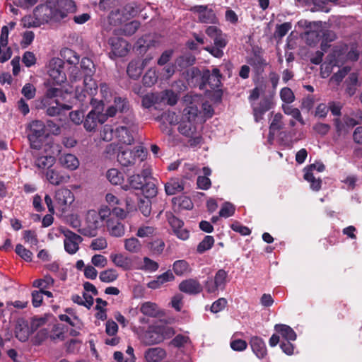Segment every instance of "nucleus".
Segmentation results:
<instances>
[{
    "instance_id": "f257e3e1",
    "label": "nucleus",
    "mask_w": 362,
    "mask_h": 362,
    "mask_svg": "<svg viewBox=\"0 0 362 362\" xmlns=\"http://www.w3.org/2000/svg\"><path fill=\"white\" fill-rule=\"evenodd\" d=\"M201 102V97L198 94L189 93L183 98L185 107L182 111L178 131L181 134L191 139V146H196L202 141V137L197 136L198 124L204 121L201 112L198 110Z\"/></svg>"
},
{
    "instance_id": "f03ea898",
    "label": "nucleus",
    "mask_w": 362,
    "mask_h": 362,
    "mask_svg": "<svg viewBox=\"0 0 362 362\" xmlns=\"http://www.w3.org/2000/svg\"><path fill=\"white\" fill-rule=\"evenodd\" d=\"M111 211L107 206H101L98 211L89 210L85 216V225L81 230V234L87 237H95L98 230L103 226V222L110 215Z\"/></svg>"
},
{
    "instance_id": "7ed1b4c3",
    "label": "nucleus",
    "mask_w": 362,
    "mask_h": 362,
    "mask_svg": "<svg viewBox=\"0 0 362 362\" xmlns=\"http://www.w3.org/2000/svg\"><path fill=\"white\" fill-rule=\"evenodd\" d=\"M175 333L172 327L165 322L159 320L148 327L142 336V341L146 345L158 344L165 339L171 338Z\"/></svg>"
},
{
    "instance_id": "20e7f679",
    "label": "nucleus",
    "mask_w": 362,
    "mask_h": 362,
    "mask_svg": "<svg viewBox=\"0 0 362 362\" xmlns=\"http://www.w3.org/2000/svg\"><path fill=\"white\" fill-rule=\"evenodd\" d=\"M81 76L84 75L83 85L85 90L79 93L78 88H76V98L81 100L84 101L86 98L84 92L89 95H93L96 91L98 86L96 82L93 79V76L95 72V64L93 61L88 57H83L81 59Z\"/></svg>"
},
{
    "instance_id": "39448f33",
    "label": "nucleus",
    "mask_w": 362,
    "mask_h": 362,
    "mask_svg": "<svg viewBox=\"0 0 362 362\" xmlns=\"http://www.w3.org/2000/svg\"><path fill=\"white\" fill-rule=\"evenodd\" d=\"M88 100L93 108L88 113L83 121V127L87 132H95L98 124H102L106 122L107 116L102 112L104 105L102 104V101H98L90 97Z\"/></svg>"
},
{
    "instance_id": "423d86ee",
    "label": "nucleus",
    "mask_w": 362,
    "mask_h": 362,
    "mask_svg": "<svg viewBox=\"0 0 362 362\" xmlns=\"http://www.w3.org/2000/svg\"><path fill=\"white\" fill-rule=\"evenodd\" d=\"M62 59L65 61L70 67L68 69L69 78L71 83L76 82L81 79V69H78V64H81L79 55L69 48H64L60 52Z\"/></svg>"
},
{
    "instance_id": "0eeeda50",
    "label": "nucleus",
    "mask_w": 362,
    "mask_h": 362,
    "mask_svg": "<svg viewBox=\"0 0 362 362\" xmlns=\"http://www.w3.org/2000/svg\"><path fill=\"white\" fill-rule=\"evenodd\" d=\"M145 156V152L141 147H136L134 149L125 148L119 150L117 154V160L122 166L128 167L134 165L137 160L143 161Z\"/></svg>"
},
{
    "instance_id": "6e6552de",
    "label": "nucleus",
    "mask_w": 362,
    "mask_h": 362,
    "mask_svg": "<svg viewBox=\"0 0 362 362\" xmlns=\"http://www.w3.org/2000/svg\"><path fill=\"white\" fill-rule=\"evenodd\" d=\"M228 272L223 269H218L214 278H209L205 284L206 291L209 293H216L219 291H223L228 281Z\"/></svg>"
},
{
    "instance_id": "1a4fd4ad",
    "label": "nucleus",
    "mask_w": 362,
    "mask_h": 362,
    "mask_svg": "<svg viewBox=\"0 0 362 362\" xmlns=\"http://www.w3.org/2000/svg\"><path fill=\"white\" fill-rule=\"evenodd\" d=\"M64 62L60 58L54 57L48 64V74L53 83L62 84L66 81V75L64 70Z\"/></svg>"
},
{
    "instance_id": "9d476101",
    "label": "nucleus",
    "mask_w": 362,
    "mask_h": 362,
    "mask_svg": "<svg viewBox=\"0 0 362 362\" xmlns=\"http://www.w3.org/2000/svg\"><path fill=\"white\" fill-rule=\"evenodd\" d=\"M123 123L125 126H119L115 129V136L119 142L129 145L134 141V137L132 134L134 121L132 118L124 119Z\"/></svg>"
},
{
    "instance_id": "9b49d317",
    "label": "nucleus",
    "mask_w": 362,
    "mask_h": 362,
    "mask_svg": "<svg viewBox=\"0 0 362 362\" xmlns=\"http://www.w3.org/2000/svg\"><path fill=\"white\" fill-rule=\"evenodd\" d=\"M64 236V246L65 251L74 255L79 250V244L83 241V238L78 234L69 229L62 230Z\"/></svg>"
},
{
    "instance_id": "f8f14e48",
    "label": "nucleus",
    "mask_w": 362,
    "mask_h": 362,
    "mask_svg": "<svg viewBox=\"0 0 362 362\" xmlns=\"http://www.w3.org/2000/svg\"><path fill=\"white\" fill-rule=\"evenodd\" d=\"M274 107L272 98L264 97L257 103H252L254 119L259 122L264 118V115Z\"/></svg>"
},
{
    "instance_id": "ddd939ff",
    "label": "nucleus",
    "mask_w": 362,
    "mask_h": 362,
    "mask_svg": "<svg viewBox=\"0 0 362 362\" xmlns=\"http://www.w3.org/2000/svg\"><path fill=\"white\" fill-rule=\"evenodd\" d=\"M190 11L197 14L199 22L206 24H216L218 23V18L212 8L207 6H194L190 8Z\"/></svg>"
},
{
    "instance_id": "4468645a",
    "label": "nucleus",
    "mask_w": 362,
    "mask_h": 362,
    "mask_svg": "<svg viewBox=\"0 0 362 362\" xmlns=\"http://www.w3.org/2000/svg\"><path fill=\"white\" fill-rule=\"evenodd\" d=\"M112 53L115 57H124L129 52V44L123 38L112 37L109 39Z\"/></svg>"
},
{
    "instance_id": "2eb2a0df",
    "label": "nucleus",
    "mask_w": 362,
    "mask_h": 362,
    "mask_svg": "<svg viewBox=\"0 0 362 362\" xmlns=\"http://www.w3.org/2000/svg\"><path fill=\"white\" fill-rule=\"evenodd\" d=\"M206 34L214 40V43L216 46L226 47L227 40L226 35L222 30L215 25L208 26L205 30Z\"/></svg>"
},
{
    "instance_id": "dca6fc26",
    "label": "nucleus",
    "mask_w": 362,
    "mask_h": 362,
    "mask_svg": "<svg viewBox=\"0 0 362 362\" xmlns=\"http://www.w3.org/2000/svg\"><path fill=\"white\" fill-rule=\"evenodd\" d=\"M33 14L37 18L40 25L49 22L54 16V11L47 4L37 6L33 12Z\"/></svg>"
},
{
    "instance_id": "f3484780",
    "label": "nucleus",
    "mask_w": 362,
    "mask_h": 362,
    "mask_svg": "<svg viewBox=\"0 0 362 362\" xmlns=\"http://www.w3.org/2000/svg\"><path fill=\"white\" fill-rule=\"evenodd\" d=\"M54 199L60 207H65L74 201L72 192L67 188H60L55 192Z\"/></svg>"
},
{
    "instance_id": "a211bd4d",
    "label": "nucleus",
    "mask_w": 362,
    "mask_h": 362,
    "mask_svg": "<svg viewBox=\"0 0 362 362\" xmlns=\"http://www.w3.org/2000/svg\"><path fill=\"white\" fill-rule=\"evenodd\" d=\"M179 289L188 294H197L202 291V286L198 281L189 279L182 281L179 285Z\"/></svg>"
},
{
    "instance_id": "6ab92c4d",
    "label": "nucleus",
    "mask_w": 362,
    "mask_h": 362,
    "mask_svg": "<svg viewBox=\"0 0 362 362\" xmlns=\"http://www.w3.org/2000/svg\"><path fill=\"white\" fill-rule=\"evenodd\" d=\"M166 356L165 350L161 347L149 348L144 352V358L147 362H160Z\"/></svg>"
},
{
    "instance_id": "aec40b11",
    "label": "nucleus",
    "mask_w": 362,
    "mask_h": 362,
    "mask_svg": "<svg viewBox=\"0 0 362 362\" xmlns=\"http://www.w3.org/2000/svg\"><path fill=\"white\" fill-rule=\"evenodd\" d=\"M250 344L252 351L259 358H263L266 356L267 350L262 338L257 336L252 337L250 339Z\"/></svg>"
},
{
    "instance_id": "412c9836",
    "label": "nucleus",
    "mask_w": 362,
    "mask_h": 362,
    "mask_svg": "<svg viewBox=\"0 0 362 362\" xmlns=\"http://www.w3.org/2000/svg\"><path fill=\"white\" fill-rule=\"evenodd\" d=\"M144 176L139 174H136L130 176L128 178V184L122 186V189L124 190H128L130 188L135 189H140L144 187V184L145 182V177L148 175L147 172H144Z\"/></svg>"
},
{
    "instance_id": "4be33fe9",
    "label": "nucleus",
    "mask_w": 362,
    "mask_h": 362,
    "mask_svg": "<svg viewBox=\"0 0 362 362\" xmlns=\"http://www.w3.org/2000/svg\"><path fill=\"white\" fill-rule=\"evenodd\" d=\"M46 179L53 185H59L62 183L66 182L69 180V176L62 175L54 169H49L45 173Z\"/></svg>"
},
{
    "instance_id": "5701e85b",
    "label": "nucleus",
    "mask_w": 362,
    "mask_h": 362,
    "mask_svg": "<svg viewBox=\"0 0 362 362\" xmlns=\"http://www.w3.org/2000/svg\"><path fill=\"white\" fill-rule=\"evenodd\" d=\"M110 257L116 267H120L124 271L129 270L132 267L131 259L122 253L111 254Z\"/></svg>"
},
{
    "instance_id": "b1692460",
    "label": "nucleus",
    "mask_w": 362,
    "mask_h": 362,
    "mask_svg": "<svg viewBox=\"0 0 362 362\" xmlns=\"http://www.w3.org/2000/svg\"><path fill=\"white\" fill-rule=\"evenodd\" d=\"M274 330L286 341H295L296 339V333L288 325L283 324L276 325Z\"/></svg>"
},
{
    "instance_id": "393cba45",
    "label": "nucleus",
    "mask_w": 362,
    "mask_h": 362,
    "mask_svg": "<svg viewBox=\"0 0 362 362\" xmlns=\"http://www.w3.org/2000/svg\"><path fill=\"white\" fill-rule=\"evenodd\" d=\"M106 224L107 230L112 236L122 237L124 235V226L121 222L108 218Z\"/></svg>"
},
{
    "instance_id": "a878e982",
    "label": "nucleus",
    "mask_w": 362,
    "mask_h": 362,
    "mask_svg": "<svg viewBox=\"0 0 362 362\" xmlns=\"http://www.w3.org/2000/svg\"><path fill=\"white\" fill-rule=\"evenodd\" d=\"M59 161L62 166L70 170H74L79 166V161L76 156L70 153L62 155Z\"/></svg>"
},
{
    "instance_id": "bb28decb",
    "label": "nucleus",
    "mask_w": 362,
    "mask_h": 362,
    "mask_svg": "<svg viewBox=\"0 0 362 362\" xmlns=\"http://www.w3.org/2000/svg\"><path fill=\"white\" fill-rule=\"evenodd\" d=\"M158 95L159 104L168 105L170 106L175 105L178 100L177 95L171 90H165L162 91Z\"/></svg>"
},
{
    "instance_id": "cd10ccee",
    "label": "nucleus",
    "mask_w": 362,
    "mask_h": 362,
    "mask_svg": "<svg viewBox=\"0 0 362 362\" xmlns=\"http://www.w3.org/2000/svg\"><path fill=\"white\" fill-rule=\"evenodd\" d=\"M143 66L139 60H132L127 66V74L133 79H137L142 74Z\"/></svg>"
},
{
    "instance_id": "c85d7f7f",
    "label": "nucleus",
    "mask_w": 362,
    "mask_h": 362,
    "mask_svg": "<svg viewBox=\"0 0 362 362\" xmlns=\"http://www.w3.org/2000/svg\"><path fill=\"white\" fill-rule=\"evenodd\" d=\"M124 249L130 253H139L142 250V244L140 240L132 237L124 240Z\"/></svg>"
},
{
    "instance_id": "c756f323",
    "label": "nucleus",
    "mask_w": 362,
    "mask_h": 362,
    "mask_svg": "<svg viewBox=\"0 0 362 362\" xmlns=\"http://www.w3.org/2000/svg\"><path fill=\"white\" fill-rule=\"evenodd\" d=\"M55 163V158L52 156L38 157L35 161V166L40 170H49Z\"/></svg>"
},
{
    "instance_id": "7c9ffc66",
    "label": "nucleus",
    "mask_w": 362,
    "mask_h": 362,
    "mask_svg": "<svg viewBox=\"0 0 362 362\" xmlns=\"http://www.w3.org/2000/svg\"><path fill=\"white\" fill-rule=\"evenodd\" d=\"M140 311L144 315L156 317L159 315L160 310L156 303L151 302H145L141 304Z\"/></svg>"
},
{
    "instance_id": "2f4dec72",
    "label": "nucleus",
    "mask_w": 362,
    "mask_h": 362,
    "mask_svg": "<svg viewBox=\"0 0 362 362\" xmlns=\"http://www.w3.org/2000/svg\"><path fill=\"white\" fill-rule=\"evenodd\" d=\"M146 246L153 255H160L163 253L165 244L163 239L156 238L149 241Z\"/></svg>"
},
{
    "instance_id": "473e14b6",
    "label": "nucleus",
    "mask_w": 362,
    "mask_h": 362,
    "mask_svg": "<svg viewBox=\"0 0 362 362\" xmlns=\"http://www.w3.org/2000/svg\"><path fill=\"white\" fill-rule=\"evenodd\" d=\"M184 189L182 184L177 179L170 180L165 185V190L167 194L173 195Z\"/></svg>"
},
{
    "instance_id": "72a5a7b5",
    "label": "nucleus",
    "mask_w": 362,
    "mask_h": 362,
    "mask_svg": "<svg viewBox=\"0 0 362 362\" xmlns=\"http://www.w3.org/2000/svg\"><path fill=\"white\" fill-rule=\"evenodd\" d=\"M304 172V179L310 183V188L314 191H319L321 189L322 180L316 177L313 172Z\"/></svg>"
},
{
    "instance_id": "f704fd0d",
    "label": "nucleus",
    "mask_w": 362,
    "mask_h": 362,
    "mask_svg": "<svg viewBox=\"0 0 362 362\" xmlns=\"http://www.w3.org/2000/svg\"><path fill=\"white\" fill-rule=\"evenodd\" d=\"M29 129L32 133L30 136L38 138L44 135L45 125L42 121L35 120L29 124Z\"/></svg>"
},
{
    "instance_id": "c9c22d12",
    "label": "nucleus",
    "mask_w": 362,
    "mask_h": 362,
    "mask_svg": "<svg viewBox=\"0 0 362 362\" xmlns=\"http://www.w3.org/2000/svg\"><path fill=\"white\" fill-rule=\"evenodd\" d=\"M282 119L283 115L281 113H276L274 115L269 125V136H274L276 132L283 128L284 123Z\"/></svg>"
},
{
    "instance_id": "e433bc0d",
    "label": "nucleus",
    "mask_w": 362,
    "mask_h": 362,
    "mask_svg": "<svg viewBox=\"0 0 362 362\" xmlns=\"http://www.w3.org/2000/svg\"><path fill=\"white\" fill-rule=\"evenodd\" d=\"M173 269L177 276H182L190 272V267L185 260H177L173 263Z\"/></svg>"
},
{
    "instance_id": "4c0bfd02",
    "label": "nucleus",
    "mask_w": 362,
    "mask_h": 362,
    "mask_svg": "<svg viewBox=\"0 0 362 362\" xmlns=\"http://www.w3.org/2000/svg\"><path fill=\"white\" fill-rule=\"evenodd\" d=\"M106 177L112 185H120L124 180L123 175L116 168H111L107 170Z\"/></svg>"
},
{
    "instance_id": "58836bf2",
    "label": "nucleus",
    "mask_w": 362,
    "mask_h": 362,
    "mask_svg": "<svg viewBox=\"0 0 362 362\" xmlns=\"http://www.w3.org/2000/svg\"><path fill=\"white\" fill-rule=\"evenodd\" d=\"M156 230L154 226L142 225L139 227L136 235L140 238H150L156 234Z\"/></svg>"
},
{
    "instance_id": "ea45409f",
    "label": "nucleus",
    "mask_w": 362,
    "mask_h": 362,
    "mask_svg": "<svg viewBox=\"0 0 362 362\" xmlns=\"http://www.w3.org/2000/svg\"><path fill=\"white\" fill-rule=\"evenodd\" d=\"M118 277L117 271L114 269H108L100 273L99 279L102 282L111 283Z\"/></svg>"
},
{
    "instance_id": "a19ab883",
    "label": "nucleus",
    "mask_w": 362,
    "mask_h": 362,
    "mask_svg": "<svg viewBox=\"0 0 362 362\" xmlns=\"http://www.w3.org/2000/svg\"><path fill=\"white\" fill-rule=\"evenodd\" d=\"M214 244V238L211 235H206L204 238L199 243L197 251L199 254L209 250Z\"/></svg>"
},
{
    "instance_id": "79ce46f5",
    "label": "nucleus",
    "mask_w": 362,
    "mask_h": 362,
    "mask_svg": "<svg viewBox=\"0 0 362 362\" xmlns=\"http://www.w3.org/2000/svg\"><path fill=\"white\" fill-rule=\"evenodd\" d=\"M282 110L286 115H291L293 118L298 120L301 124H304V120L301 113L298 108L293 107L288 105H283Z\"/></svg>"
},
{
    "instance_id": "37998d69",
    "label": "nucleus",
    "mask_w": 362,
    "mask_h": 362,
    "mask_svg": "<svg viewBox=\"0 0 362 362\" xmlns=\"http://www.w3.org/2000/svg\"><path fill=\"white\" fill-rule=\"evenodd\" d=\"M158 78L156 70L150 69L146 72L143 77V83L146 86L151 87L156 83Z\"/></svg>"
},
{
    "instance_id": "c03bdc74",
    "label": "nucleus",
    "mask_w": 362,
    "mask_h": 362,
    "mask_svg": "<svg viewBox=\"0 0 362 362\" xmlns=\"http://www.w3.org/2000/svg\"><path fill=\"white\" fill-rule=\"evenodd\" d=\"M49 337L51 340L54 341H63L65 339V329L64 326L61 325H54Z\"/></svg>"
},
{
    "instance_id": "a18cd8bd",
    "label": "nucleus",
    "mask_w": 362,
    "mask_h": 362,
    "mask_svg": "<svg viewBox=\"0 0 362 362\" xmlns=\"http://www.w3.org/2000/svg\"><path fill=\"white\" fill-rule=\"evenodd\" d=\"M44 106L47 107V114L52 117L59 115L62 109L64 107L57 100L48 101V103Z\"/></svg>"
},
{
    "instance_id": "49530a36",
    "label": "nucleus",
    "mask_w": 362,
    "mask_h": 362,
    "mask_svg": "<svg viewBox=\"0 0 362 362\" xmlns=\"http://www.w3.org/2000/svg\"><path fill=\"white\" fill-rule=\"evenodd\" d=\"M124 16L123 11H112L109 15L110 23L113 25H119L124 22Z\"/></svg>"
},
{
    "instance_id": "de8ad7c7",
    "label": "nucleus",
    "mask_w": 362,
    "mask_h": 362,
    "mask_svg": "<svg viewBox=\"0 0 362 362\" xmlns=\"http://www.w3.org/2000/svg\"><path fill=\"white\" fill-rule=\"evenodd\" d=\"M142 105L145 108H150L156 104H159L158 93H148L142 98Z\"/></svg>"
},
{
    "instance_id": "09e8293b",
    "label": "nucleus",
    "mask_w": 362,
    "mask_h": 362,
    "mask_svg": "<svg viewBox=\"0 0 362 362\" xmlns=\"http://www.w3.org/2000/svg\"><path fill=\"white\" fill-rule=\"evenodd\" d=\"M16 337L21 341H25L28 339L30 332L29 328L28 325H18L16 327Z\"/></svg>"
},
{
    "instance_id": "8fccbe9b",
    "label": "nucleus",
    "mask_w": 362,
    "mask_h": 362,
    "mask_svg": "<svg viewBox=\"0 0 362 362\" xmlns=\"http://www.w3.org/2000/svg\"><path fill=\"white\" fill-rule=\"evenodd\" d=\"M175 204H177L180 208L183 209H191L193 204L191 199L186 196H180L173 199Z\"/></svg>"
},
{
    "instance_id": "3c124183",
    "label": "nucleus",
    "mask_w": 362,
    "mask_h": 362,
    "mask_svg": "<svg viewBox=\"0 0 362 362\" xmlns=\"http://www.w3.org/2000/svg\"><path fill=\"white\" fill-rule=\"evenodd\" d=\"M190 342L189 337L183 334L176 335L170 342V345L175 348L184 347L186 344Z\"/></svg>"
},
{
    "instance_id": "603ef678",
    "label": "nucleus",
    "mask_w": 362,
    "mask_h": 362,
    "mask_svg": "<svg viewBox=\"0 0 362 362\" xmlns=\"http://www.w3.org/2000/svg\"><path fill=\"white\" fill-rule=\"evenodd\" d=\"M67 223L72 227L74 229L76 230L81 234V230L83 229L81 226V221L80 219V216L76 214H71L67 216Z\"/></svg>"
},
{
    "instance_id": "864d4df0",
    "label": "nucleus",
    "mask_w": 362,
    "mask_h": 362,
    "mask_svg": "<svg viewBox=\"0 0 362 362\" xmlns=\"http://www.w3.org/2000/svg\"><path fill=\"white\" fill-rule=\"evenodd\" d=\"M159 267L158 264L149 257H145L143 259V265L140 267L141 269L153 272L158 270Z\"/></svg>"
},
{
    "instance_id": "5fc2aeb1",
    "label": "nucleus",
    "mask_w": 362,
    "mask_h": 362,
    "mask_svg": "<svg viewBox=\"0 0 362 362\" xmlns=\"http://www.w3.org/2000/svg\"><path fill=\"white\" fill-rule=\"evenodd\" d=\"M280 98L286 105L293 103L295 100V95L292 90L288 87H284L280 90Z\"/></svg>"
},
{
    "instance_id": "6e6d98bb",
    "label": "nucleus",
    "mask_w": 362,
    "mask_h": 362,
    "mask_svg": "<svg viewBox=\"0 0 362 362\" xmlns=\"http://www.w3.org/2000/svg\"><path fill=\"white\" fill-rule=\"evenodd\" d=\"M140 26V23L137 21H132L126 23L122 30V33L124 35H132L136 33Z\"/></svg>"
},
{
    "instance_id": "4d7b16f0",
    "label": "nucleus",
    "mask_w": 362,
    "mask_h": 362,
    "mask_svg": "<svg viewBox=\"0 0 362 362\" xmlns=\"http://www.w3.org/2000/svg\"><path fill=\"white\" fill-rule=\"evenodd\" d=\"M235 206L230 202H225L221 210L219 211V216L223 218H228L232 216L235 213Z\"/></svg>"
},
{
    "instance_id": "13d9d810",
    "label": "nucleus",
    "mask_w": 362,
    "mask_h": 362,
    "mask_svg": "<svg viewBox=\"0 0 362 362\" xmlns=\"http://www.w3.org/2000/svg\"><path fill=\"white\" fill-rule=\"evenodd\" d=\"M54 279L50 276H45L43 279H37L34 281L33 286L40 288V290L45 289L54 284Z\"/></svg>"
},
{
    "instance_id": "bf43d9fd",
    "label": "nucleus",
    "mask_w": 362,
    "mask_h": 362,
    "mask_svg": "<svg viewBox=\"0 0 362 362\" xmlns=\"http://www.w3.org/2000/svg\"><path fill=\"white\" fill-rule=\"evenodd\" d=\"M141 189L146 198L153 197L157 194V187L153 182L144 183Z\"/></svg>"
},
{
    "instance_id": "052dcab7",
    "label": "nucleus",
    "mask_w": 362,
    "mask_h": 362,
    "mask_svg": "<svg viewBox=\"0 0 362 362\" xmlns=\"http://www.w3.org/2000/svg\"><path fill=\"white\" fill-rule=\"evenodd\" d=\"M16 252L18 255L22 259L27 262H30L32 260L33 253L24 247L22 245L18 244L16 247Z\"/></svg>"
},
{
    "instance_id": "680f3d73",
    "label": "nucleus",
    "mask_w": 362,
    "mask_h": 362,
    "mask_svg": "<svg viewBox=\"0 0 362 362\" xmlns=\"http://www.w3.org/2000/svg\"><path fill=\"white\" fill-rule=\"evenodd\" d=\"M292 25L289 22L277 25L275 30V35L279 38L284 37L287 33L291 29Z\"/></svg>"
},
{
    "instance_id": "e2e57ef3",
    "label": "nucleus",
    "mask_w": 362,
    "mask_h": 362,
    "mask_svg": "<svg viewBox=\"0 0 362 362\" xmlns=\"http://www.w3.org/2000/svg\"><path fill=\"white\" fill-rule=\"evenodd\" d=\"M107 247V242L105 238L100 237L93 239L90 243V247L93 250H102Z\"/></svg>"
},
{
    "instance_id": "0e129e2a",
    "label": "nucleus",
    "mask_w": 362,
    "mask_h": 362,
    "mask_svg": "<svg viewBox=\"0 0 362 362\" xmlns=\"http://www.w3.org/2000/svg\"><path fill=\"white\" fill-rule=\"evenodd\" d=\"M21 93L26 99L30 100L35 98L36 88L30 83H25L21 90Z\"/></svg>"
},
{
    "instance_id": "69168bd1",
    "label": "nucleus",
    "mask_w": 362,
    "mask_h": 362,
    "mask_svg": "<svg viewBox=\"0 0 362 362\" xmlns=\"http://www.w3.org/2000/svg\"><path fill=\"white\" fill-rule=\"evenodd\" d=\"M62 92V89L58 88H49L47 89L46 94L42 99L43 105H46V104L48 103V101H50L52 98L61 95Z\"/></svg>"
},
{
    "instance_id": "338daca9",
    "label": "nucleus",
    "mask_w": 362,
    "mask_h": 362,
    "mask_svg": "<svg viewBox=\"0 0 362 362\" xmlns=\"http://www.w3.org/2000/svg\"><path fill=\"white\" fill-rule=\"evenodd\" d=\"M350 70L351 69L349 66H344L331 77L330 81L339 84Z\"/></svg>"
},
{
    "instance_id": "774afa93",
    "label": "nucleus",
    "mask_w": 362,
    "mask_h": 362,
    "mask_svg": "<svg viewBox=\"0 0 362 362\" xmlns=\"http://www.w3.org/2000/svg\"><path fill=\"white\" fill-rule=\"evenodd\" d=\"M320 37L321 35L318 31L312 30L306 33V42L310 46L317 44L320 41Z\"/></svg>"
}]
</instances>
